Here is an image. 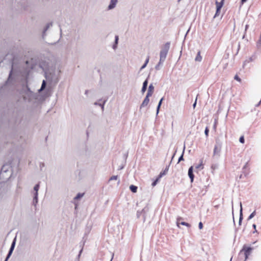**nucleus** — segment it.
I'll use <instances>...</instances> for the list:
<instances>
[{
  "instance_id": "obj_1",
  "label": "nucleus",
  "mask_w": 261,
  "mask_h": 261,
  "mask_svg": "<svg viewBox=\"0 0 261 261\" xmlns=\"http://www.w3.org/2000/svg\"><path fill=\"white\" fill-rule=\"evenodd\" d=\"M170 47V42H166L162 47V49L160 53V61L159 63L155 66V68L156 70L159 69V66L161 64L165 61L169 50Z\"/></svg>"
},
{
  "instance_id": "obj_2",
  "label": "nucleus",
  "mask_w": 261,
  "mask_h": 261,
  "mask_svg": "<svg viewBox=\"0 0 261 261\" xmlns=\"http://www.w3.org/2000/svg\"><path fill=\"white\" fill-rule=\"evenodd\" d=\"M253 249V248L251 247H247L246 245H244L243 247V248L239 253V258H240L244 256L245 260H247Z\"/></svg>"
},
{
  "instance_id": "obj_3",
  "label": "nucleus",
  "mask_w": 261,
  "mask_h": 261,
  "mask_svg": "<svg viewBox=\"0 0 261 261\" xmlns=\"http://www.w3.org/2000/svg\"><path fill=\"white\" fill-rule=\"evenodd\" d=\"M26 90L23 95V99L25 101L31 102L34 99H36L37 95L35 93L30 90V89L27 86Z\"/></svg>"
},
{
  "instance_id": "obj_4",
  "label": "nucleus",
  "mask_w": 261,
  "mask_h": 261,
  "mask_svg": "<svg viewBox=\"0 0 261 261\" xmlns=\"http://www.w3.org/2000/svg\"><path fill=\"white\" fill-rule=\"evenodd\" d=\"M40 182H39L37 184H36L33 189V191L32 192V194L34 195V198L33 200V204L36 206V205L37 204L38 201V190L40 188Z\"/></svg>"
},
{
  "instance_id": "obj_5",
  "label": "nucleus",
  "mask_w": 261,
  "mask_h": 261,
  "mask_svg": "<svg viewBox=\"0 0 261 261\" xmlns=\"http://www.w3.org/2000/svg\"><path fill=\"white\" fill-rule=\"evenodd\" d=\"M222 143L218 139L216 141V144L214 146L213 156L218 155L220 156V153L221 150Z\"/></svg>"
},
{
  "instance_id": "obj_6",
  "label": "nucleus",
  "mask_w": 261,
  "mask_h": 261,
  "mask_svg": "<svg viewBox=\"0 0 261 261\" xmlns=\"http://www.w3.org/2000/svg\"><path fill=\"white\" fill-rule=\"evenodd\" d=\"M148 212V207H145L141 211H137V216L138 218H140L142 214L143 216V222L145 221L146 220V214Z\"/></svg>"
},
{
  "instance_id": "obj_7",
  "label": "nucleus",
  "mask_w": 261,
  "mask_h": 261,
  "mask_svg": "<svg viewBox=\"0 0 261 261\" xmlns=\"http://www.w3.org/2000/svg\"><path fill=\"white\" fill-rule=\"evenodd\" d=\"M182 219H183V218L182 217H178L177 218V220H176L177 226L178 227H179V224H181L182 225L186 226L188 228L191 227V225L189 223L185 222H180V221L182 220Z\"/></svg>"
},
{
  "instance_id": "obj_8",
  "label": "nucleus",
  "mask_w": 261,
  "mask_h": 261,
  "mask_svg": "<svg viewBox=\"0 0 261 261\" xmlns=\"http://www.w3.org/2000/svg\"><path fill=\"white\" fill-rule=\"evenodd\" d=\"M117 3V0H111L110 4L108 7V10H110L113 9L116 7Z\"/></svg>"
},
{
  "instance_id": "obj_9",
  "label": "nucleus",
  "mask_w": 261,
  "mask_h": 261,
  "mask_svg": "<svg viewBox=\"0 0 261 261\" xmlns=\"http://www.w3.org/2000/svg\"><path fill=\"white\" fill-rule=\"evenodd\" d=\"M188 175L189 176V178H190L191 182H192L193 181L194 178L193 166H191L189 168L188 170Z\"/></svg>"
},
{
  "instance_id": "obj_10",
  "label": "nucleus",
  "mask_w": 261,
  "mask_h": 261,
  "mask_svg": "<svg viewBox=\"0 0 261 261\" xmlns=\"http://www.w3.org/2000/svg\"><path fill=\"white\" fill-rule=\"evenodd\" d=\"M149 97L150 96H148V95H146V96L145 97L144 99L143 100L142 104L141 105L140 109L146 106L148 104L149 101Z\"/></svg>"
},
{
  "instance_id": "obj_11",
  "label": "nucleus",
  "mask_w": 261,
  "mask_h": 261,
  "mask_svg": "<svg viewBox=\"0 0 261 261\" xmlns=\"http://www.w3.org/2000/svg\"><path fill=\"white\" fill-rule=\"evenodd\" d=\"M153 90H154V86H153V85L152 84H151L149 86L148 91L147 93V95H148V96H151L153 94Z\"/></svg>"
},
{
  "instance_id": "obj_12",
  "label": "nucleus",
  "mask_w": 261,
  "mask_h": 261,
  "mask_svg": "<svg viewBox=\"0 0 261 261\" xmlns=\"http://www.w3.org/2000/svg\"><path fill=\"white\" fill-rule=\"evenodd\" d=\"M240 218H239V224L240 225L241 224V223H242L243 218V212H242L243 208H242V203L240 202Z\"/></svg>"
},
{
  "instance_id": "obj_13",
  "label": "nucleus",
  "mask_w": 261,
  "mask_h": 261,
  "mask_svg": "<svg viewBox=\"0 0 261 261\" xmlns=\"http://www.w3.org/2000/svg\"><path fill=\"white\" fill-rule=\"evenodd\" d=\"M224 0H222L220 2H218L217 1L216 2V9H218V11H220L221 8L223 5Z\"/></svg>"
},
{
  "instance_id": "obj_14",
  "label": "nucleus",
  "mask_w": 261,
  "mask_h": 261,
  "mask_svg": "<svg viewBox=\"0 0 261 261\" xmlns=\"http://www.w3.org/2000/svg\"><path fill=\"white\" fill-rule=\"evenodd\" d=\"M148 85V80L146 79L143 83V86L142 88L141 91L143 93L146 90L147 87Z\"/></svg>"
},
{
  "instance_id": "obj_15",
  "label": "nucleus",
  "mask_w": 261,
  "mask_h": 261,
  "mask_svg": "<svg viewBox=\"0 0 261 261\" xmlns=\"http://www.w3.org/2000/svg\"><path fill=\"white\" fill-rule=\"evenodd\" d=\"M14 248H13V247H10L5 261H7L8 260V259L10 258V257L12 255V253L14 250Z\"/></svg>"
},
{
  "instance_id": "obj_16",
  "label": "nucleus",
  "mask_w": 261,
  "mask_h": 261,
  "mask_svg": "<svg viewBox=\"0 0 261 261\" xmlns=\"http://www.w3.org/2000/svg\"><path fill=\"white\" fill-rule=\"evenodd\" d=\"M14 248H13V247H10L5 261H7L8 260V259L10 258V257L12 255V253L14 250Z\"/></svg>"
},
{
  "instance_id": "obj_17",
  "label": "nucleus",
  "mask_w": 261,
  "mask_h": 261,
  "mask_svg": "<svg viewBox=\"0 0 261 261\" xmlns=\"http://www.w3.org/2000/svg\"><path fill=\"white\" fill-rule=\"evenodd\" d=\"M52 25V23L50 22V23H48L46 24L45 28H44V30H43V34H42V37L43 38L44 37L45 35V32L48 29V28H49L50 27H51Z\"/></svg>"
},
{
  "instance_id": "obj_18",
  "label": "nucleus",
  "mask_w": 261,
  "mask_h": 261,
  "mask_svg": "<svg viewBox=\"0 0 261 261\" xmlns=\"http://www.w3.org/2000/svg\"><path fill=\"white\" fill-rule=\"evenodd\" d=\"M46 86V82L45 80H43L42 85L40 89L38 90L39 92H41L43 90H44Z\"/></svg>"
},
{
  "instance_id": "obj_19",
  "label": "nucleus",
  "mask_w": 261,
  "mask_h": 261,
  "mask_svg": "<svg viewBox=\"0 0 261 261\" xmlns=\"http://www.w3.org/2000/svg\"><path fill=\"white\" fill-rule=\"evenodd\" d=\"M106 101H107V100H105L102 103H99L98 102H94V105L101 107L102 111H103L104 110V106H105V104L106 103Z\"/></svg>"
},
{
  "instance_id": "obj_20",
  "label": "nucleus",
  "mask_w": 261,
  "mask_h": 261,
  "mask_svg": "<svg viewBox=\"0 0 261 261\" xmlns=\"http://www.w3.org/2000/svg\"><path fill=\"white\" fill-rule=\"evenodd\" d=\"M129 189L132 192L136 193L137 192L138 187L136 186L132 185L129 187Z\"/></svg>"
},
{
  "instance_id": "obj_21",
  "label": "nucleus",
  "mask_w": 261,
  "mask_h": 261,
  "mask_svg": "<svg viewBox=\"0 0 261 261\" xmlns=\"http://www.w3.org/2000/svg\"><path fill=\"white\" fill-rule=\"evenodd\" d=\"M201 60H202V57L200 55V52L198 51L197 54V56L195 59V60L196 61L200 62L201 61Z\"/></svg>"
},
{
  "instance_id": "obj_22",
  "label": "nucleus",
  "mask_w": 261,
  "mask_h": 261,
  "mask_svg": "<svg viewBox=\"0 0 261 261\" xmlns=\"http://www.w3.org/2000/svg\"><path fill=\"white\" fill-rule=\"evenodd\" d=\"M163 99H164V98H163V97H162V98L160 99V100L159 101V103H158V107H157V108H156V114H158V113H159V111L160 108V107H161V105H162V101H163Z\"/></svg>"
},
{
  "instance_id": "obj_23",
  "label": "nucleus",
  "mask_w": 261,
  "mask_h": 261,
  "mask_svg": "<svg viewBox=\"0 0 261 261\" xmlns=\"http://www.w3.org/2000/svg\"><path fill=\"white\" fill-rule=\"evenodd\" d=\"M195 168L196 169L201 168V169H202L203 168V161L202 160H200V163L199 164L195 166Z\"/></svg>"
},
{
  "instance_id": "obj_24",
  "label": "nucleus",
  "mask_w": 261,
  "mask_h": 261,
  "mask_svg": "<svg viewBox=\"0 0 261 261\" xmlns=\"http://www.w3.org/2000/svg\"><path fill=\"white\" fill-rule=\"evenodd\" d=\"M256 46L258 48L261 49V33H260L259 39L258 40V41L257 42Z\"/></svg>"
},
{
  "instance_id": "obj_25",
  "label": "nucleus",
  "mask_w": 261,
  "mask_h": 261,
  "mask_svg": "<svg viewBox=\"0 0 261 261\" xmlns=\"http://www.w3.org/2000/svg\"><path fill=\"white\" fill-rule=\"evenodd\" d=\"M185 146H184V149H183V151H182L181 155L180 156V157L178 159V163H179L180 161L184 160L183 156H184V152H185Z\"/></svg>"
},
{
  "instance_id": "obj_26",
  "label": "nucleus",
  "mask_w": 261,
  "mask_h": 261,
  "mask_svg": "<svg viewBox=\"0 0 261 261\" xmlns=\"http://www.w3.org/2000/svg\"><path fill=\"white\" fill-rule=\"evenodd\" d=\"M256 215V211H254L248 217V220L251 219L253 218L254 216Z\"/></svg>"
},
{
  "instance_id": "obj_27",
  "label": "nucleus",
  "mask_w": 261,
  "mask_h": 261,
  "mask_svg": "<svg viewBox=\"0 0 261 261\" xmlns=\"http://www.w3.org/2000/svg\"><path fill=\"white\" fill-rule=\"evenodd\" d=\"M84 196V194L78 193L77 195L74 197L75 200H77L81 198H82Z\"/></svg>"
},
{
  "instance_id": "obj_28",
  "label": "nucleus",
  "mask_w": 261,
  "mask_h": 261,
  "mask_svg": "<svg viewBox=\"0 0 261 261\" xmlns=\"http://www.w3.org/2000/svg\"><path fill=\"white\" fill-rule=\"evenodd\" d=\"M168 170V169L166 168L163 172H161L158 176L159 178H161L165 174L166 171Z\"/></svg>"
},
{
  "instance_id": "obj_29",
  "label": "nucleus",
  "mask_w": 261,
  "mask_h": 261,
  "mask_svg": "<svg viewBox=\"0 0 261 261\" xmlns=\"http://www.w3.org/2000/svg\"><path fill=\"white\" fill-rule=\"evenodd\" d=\"M159 180H160V178L157 177L156 179L152 182V183L151 184L152 186L154 187L157 184V183Z\"/></svg>"
},
{
  "instance_id": "obj_30",
  "label": "nucleus",
  "mask_w": 261,
  "mask_h": 261,
  "mask_svg": "<svg viewBox=\"0 0 261 261\" xmlns=\"http://www.w3.org/2000/svg\"><path fill=\"white\" fill-rule=\"evenodd\" d=\"M118 177V175H113L109 178V180L111 181V180H117Z\"/></svg>"
},
{
  "instance_id": "obj_31",
  "label": "nucleus",
  "mask_w": 261,
  "mask_h": 261,
  "mask_svg": "<svg viewBox=\"0 0 261 261\" xmlns=\"http://www.w3.org/2000/svg\"><path fill=\"white\" fill-rule=\"evenodd\" d=\"M208 132H209L208 128V127H206L205 130H204V134L206 137H207L208 136Z\"/></svg>"
},
{
  "instance_id": "obj_32",
  "label": "nucleus",
  "mask_w": 261,
  "mask_h": 261,
  "mask_svg": "<svg viewBox=\"0 0 261 261\" xmlns=\"http://www.w3.org/2000/svg\"><path fill=\"white\" fill-rule=\"evenodd\" d=\"M239 141L240 143L243 144L245 142V139L244 136H241L239 139Z\"/></svg>"
},
{
  "instance_id": "obj_33",
  "label": "nucleus",
  "mask_w": 261,
  "mask_h": 261,
  "mask_svg": "<svg viewBox=\"0 0 261 261\" xmlns=\"http://www.w3.org/2000/svg\"><path fill=\"white\" fill-rule=\"evenodd\" d=\"M15 243H16V238H15L14 239V240L13 241V242L11 244V247L14 248L15 246Z\"/></svg>"
},
{
  "instance_id": "obj_34",
  "label": "nucleus",
  "mask_w": 261,
  "mask_h": 261,
  "mask_svg": "<svg viewBox=\"0 0 261 261\" xmlns=\"http://www.w3.org/2000/svg\"><path fill=\"white\" fill-rule=\"evenodd\" d=\"M219 13H220V11H218V9H216V13L214 16V18H215L217 16H218L219 15Z\"/></svg>"
},
{
  "instance_id": "obj_35",
  "label": "nucleus",
  "mask_w": 261,
  "mask_h": 261,
  "mask_svg": "<svg viewBox=\"0 0 261 261\" xmlns=\"http://www.w3.org/2000/svg\"><path fill=\"white\" fill-rule=\"evenodd\" d=\"M118 39H119L118 36H117V35L115 36V43L116 44H118Z\"/></svg>"
},
{
  "instance_id": "obj_36",
  "label": "nucleus",
  "mask_w": 261,
  "mask_h": 261,
  "mask_svg": "<svg viewBox=\"0 0 261 261\" xmlns=\"http://www.w3.org/2000/svg\"><path fill=\"white\" fill-rule=\"evenodd\" d=\"M234 79L236 80H237V81H239V82H241V79L239 77V76H238V75H236L234 76Z\"/></svg>"
},
{
  "instance_id": "obj_37",
  "label": "nucleus",
  "mask_w": 261,
  "mask_h": 261,
  "mask_svg": "<svg viewBox=\"0 0 261 261\" xmlns=\"http://www.w3.org/2000/svg\"><path fill=\"white\" fill-rule=\"evenodd\" d=\"M198 227L200 229H201L203 228V224L201 222H200L198 224Z\"/></svg>"
},
{
  "instance_id": "obj_38",
  "label": "nucleus",
  "mask_w": 261,
  "mask_h": 261,
  "mask_svg": "<svg viewBox=\"0 0 261 261\" xmlns=\"http://www.w3.org/2000/svg\"><path fill=\"white\" fill-rule=\"evenodd\" d=\"M44 76L46 80H48V74L46 71L44 70Z\"/></svg>"
},
{
  "instance_id": "obj_39",
  "label": "nucleus",
  "mask_w": 261,
  "mask_h": 261,
  "mask_svg": "<svg viewBox=\"0 0 261 261\" xmlns=\"http://www.w3.org/2000/svg\"><path fill=\"white\" fill-rule=\"evenodd\" d=\"M197 98L196 97V98L195 99V101L193 105V107L194 109L196 107V104H197Z\"/></svg>"
},
{
  "instance_id": "obj_40",
  "label": "nucleus",
  "mask_w": 261,
  "mask_h": 261,
  "mask_svg": "<svg viewBox=\"0 0 261 261\" xmlns=\"http://www.w3.org/2000/svg\"><path fill=\"white\" fill-rule=\"evenodd\" d=\"M149 57H148L147 58V59H146V61H145V63H144V64H146V65H147V64H148V62H149Z\"/></svg>"
},
{
  "instance_id": "obj_41",
  "label": "nucleus",
  "mask_w": 261,
  "mask_h": 261,
  "mask_svg": "<svg viewBox=\"0 0 261 261\" xmlns=\"http://www.w3.org/2000/svg\"><path fill=\"white\" fill-rule=\"evenodd\" d=\"M149 57H148L147 58V59H146V61H145V63H144V64H146V65H147V64H148V62H149Z\"/></svg>"
},
{
  "instance_id": "obj_42",
  "label": "nucleus",
  "mask_w": 261,
  "mask_h": 261,
  "mask_svg": "<svg viewBox=\"0 0 261 261\" xmlns=\"http://www.w3.org/2000/svg\"><path fill=\"white\" fill-rule=\"evenodd\" d=\"M146 66H147V65H146V64H144L142 66V67H141V68H140V70H141L143 69L144 68H145L146 67Z\"/></svg>"
},
{
  "instance_id": "obj_43",
  "label": "nucleus",
  "mask_w": 261,
  "mask_h": 261,
  "mask_svg": "<svg viewBox=\"0 0 261 261\" xmlns=\"http://www.w3.org/2000/svg\"><path fill=\"white\" fill-rule=\"evenodd\" d=\"M216 126H217V120H215V123H214V126H213L214 128L216 129Z\"/></svg>"
},
{
  "instance_id": "obj_44",
  "label": "nucleus",
  "mask_w": 261,
  "mask_h": 261,
  "mask_svg": "<svg viewBox=\"0 0 261 261\" xmlns=\"http://www.w3.org/2000/svg\"><path fill=\"white\" fill-rule=\"evenodd\" d=\"M117 44H116L114 43V44H113V49H116V48H117Z\"/></svg>"
},
{
  "instance_id": "obj_45",
  "label": "nucleus",
  "mask_w": 261,
  "mask_h": 261,
  "mask_svg": "<svg viewBox=\"0 0 261 261\" xmlns=\"http://www.w3.org/2000/svg\"><path fill=\"white\" fill-rule=\"evenodd\" d=\"M12 70H13V66H12V68H11V69L10 73H9V77L11 76V75L12 74Z\"/></svg>"
},
{
  "instance_id": "obj_46",
  "label": "nucleus",
  "mask_w": 261,
  "mask_h": 261,
  "mask_svg": "<svg viewBox=\"0 0 261 261\" xmlns=\"http://www.w3.org/2000/svg\"><path fill=\"white\" fill-rule=\"evenodd\" d=\"M40 166V168L41 169L42 167H43L44 166V163H41Z\"/></svg>"
},
{
  "instance_id": "obj_47",
  "label": "nucleus",
  "mask_w": 261,
  "mask_h": 261,
  "mask_svg": "<svg viewBox=\"0 0 261 261\" xmlns=\"http://www.w3.org/2000/svg\"><path fill=\"white\" fill-rule=\"evenodd\" d=\"M82 251H83V249H82L80 250V252H79V255H78V257H80V255H81V254L82 253Z\"/></svg>"
},
{
  "instance_id": "obj_48",
  "label": "nucleus",
  "mask_w": 261,
  "mask_h": 261,
  "mask_svg": "<svg viewBox=\"0 0 261 261\" xmlns=\"http://www.w3.org/2000/svg\"><path fill=\"white\" fill-rule=\"evenodd\" d=\"M247 165H248V163H246V164L245 165V166L243 167V169H246L247 168Z\"/></svg>"
},
{
  "instance_id": "obj_49",
  "label": "nucleus",
  "mask_w": 261,
  "mask_h": 261,
  "mask_svg": "<svg viewBox=\"0 0 261 261\" xmlns=\"http://www.w3.org/2000/svg\"><path fill=\"white\" fill-rule=\"evenodd\" d=\"M252 227H253V228L254 229H256V225L255 224H253L252 225Z\"/></svg>"
},
{
  "instance_id": "obj_50",
  "label": "nucleus",
  "mask_w": 261,
  "mask_h": 261,
  "mask_svg": "<svg viewBox=\"0 0 261 261\" xmlns=\"http://www.w3.org/2000/svg\"><path fill=\"white\" fill-rule=\"evenodd\" d=\"M261 103V100L259 101V102L256 105V107H258Z\"/></svg>"
},
{
  "instance_id": "obj_51",
  "label": "nucleus",
  "mask_w": 261,
  "mask_h": 261,
  "mask_svg": "<svg viewBox=\"0 0 261 261\" xmlns=\"http://www.w3.org/2000/svg\"><path fill=\"white\" fill-rule=\"evenodd\" d=\"M247 0H241L242 4H244L245 3Z\"/></svg>"
},
{
  "instance_id": "obj_52",
  "label": "nucleus",
  "mask_w": 261,
  "mask_h": 261,
  "mask_svg": "<svg viewBox=\"0 0 261 261\" xmlns=\"http://www.w3.org/2000/svg\"><path fill=\"white\" fill-rule=\"evenodd\" d=\"M248 27H249V25H248V24L246 25V26H245V31L247 30V29H248Z\"/></svg>"
},
{
  "instance_id": "obj_53",
  "label": "nucleus",
  "mask_w": 261,
  "mask_h": 261,
  "mask_svg": "<svg viewBox=\"0 0 261 261\" xmlns=\"http://www.w3.org/2000/svg\"><path fill=\"white\" fill-rule=\"evenodd\" d=\"M257 231L256 230V229H254V231L253 232V233H255V232H257Z\"/></svg>"
},
{
  "instance_id": "obj_54",
  "label": "nucleus",
  "mask_w": 261,
  "mask_h": 261,
  "mask_svg": "<svg viewBox=\"0 0 261 261\" xmlns=\"http://www.w3.org/2000/svg\"><path fill=\"white\" fill-rule=\"evenodd\" d=\"M175 153H174L173 155L172 156V159H173V158H174V155H175Z\"/></svg>"
},
{
  "instance_id": "obj_55",
  "label": "nucleus",
  "mask_w": 261,
  "mask_h": 261,
  "mask_svg": "<svg viewBox=\"0 0 261 261\" xmlns=\"http://www.w3.org/2000/svg\"><path fill=\"white\" fill-rule=\"evenodd\" d=\"M77 208V205H75V208L76 209Z\"/></svg>"
},
{
  "instance_id": "obj_56",
  "label": "nucleus",
  "mask_w": 261,
  "mask_h": 261,
  "mask_svg": "<svg viewBox=\"0 0 261 261\" xmlns=\"http://www.w3.org/2000/svg\"><path fill=\"white\" fill-rule=\"evenodd\" d=\"M215 207L216 208H218V205H216V206H215Z\"/></svg>"
},
{
  "instance_id": "obj_57",
  "label": "nucleus",
  "mask_w": 261,
  "mask_h": 261,
  "mask_svg": "<svg viewBox=\"0 0 261 261\" xmlns=\"http://www.w3.org/2000/svg\"><path fill=\"white\" fill-rule=\"evenodd\" d=\"M123 168V167H120V169H122Z\"/></svg>"
},
{
  "instance_id": "obj_58",
  "label": "nucleus",
  "mask_w": 261,
  "mask_h": 261,
  "mask_svg": "<svg viewBox=\"0 0 261 261\" xmlns=\"http://www.w3.org/2000/svg\"><path fill=\"white\" fill-rule=\"evenodd\" d=\"M88 92V91H86L85 93L87 94Z\"/></svg>"
},
{
  "instance_id": "obj_59",
  "label": "nucleus",
  "mask_w": 261,
  "mask_h": 261,
  "mask_svg": "<svg viewBox=\"0 0 261 261\" xmlns=\"http://www.w3.org/2000/svg\"><path fill=\"white\" fill-rule=\"evenodd\" d=\"M232 257H231L230 261H231Z\"/></svg>"
},
{
  "instance_id": "obj_60",
  "label": "nucleus",
  "mask_w": 261,
  "mask_h": 261,
  "mask_svg": "<svg viewBox=\"0 0 261 261\" xmlns=\"http://www.w3.org/2000/svg\"><path fill=\"white\" fill-rule=\"evenodd\" d=\"M41 68H43V69L44 70H44V69L42 67V66H41Z\"/></svg>"
},
{
  "instance_id": "obj_61",
  "label": "nucleus",
  "mask_w": 261,
  "mask_h": 261,
  "mask_svg": "<svg viewBox=\"0 0 261 261\" xmlns=\"http://www.w3.org/2000/svg\"><path fill=\"white\" fill-rule=\"evenodd\" d=\"M246 260H245V259L244 261H246Z\"/></svg>"
},
{
  "instance_id": "obj_62",
  "label": "nucleus",
  "mask_w": 261,
  "mask_h": 261,
  "mask_svg": "<svg viewBox=\"0 0 261 261\" xmlns=\"http://www.w3.org/2000/svg\"><path fill=\"white\" fill-rule=\"evenodd\" d=\"M111 261H112V260H111Z\"/></svg>"
}]
</instances>
